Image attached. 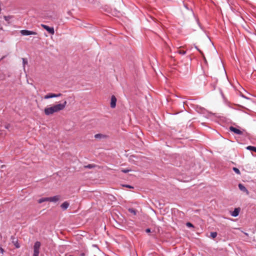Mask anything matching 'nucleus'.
<instances>
[{
  "label": "nucleus",
  "instance_id": "1",
  "mask_svg": "<svg viewBox=\"0 0 256 256\" xmlns=\"http://www.w3.org/2000/svg\"><path fill=\"white\" fill-rule=\"evenodd\" d=\"M66 101L64 100L62 103L56 104L50 106L46 107L44 110V114L46 116H49L62 110L66 108Z\"/></svg>",
  "mask_w": 256,
  "mask_h": 256
},
{
  "label": "nucleus",
  "instance_id": "2",
  "mask_svg": "<svg viewBox=\"0 0 256 256\" xmlns=\"http://www.w3.org/2000/svg\"><path fill=\"white\" fill-rule=\"evenodd\" d=\"M41 26L45 29L47 32H48L50 34H54V28L52 27H50L46 25L42 24H41Z\"/></svg>",
  "mask_w": 256,
  "mask_h": 256
},
{
  "label": "nucleus",
  "instance_id": "3",
  "mask_svg": "<svg viewBox=\"0 0 256 256\" xmlns=\"http://www.w3.org/2000/svg\"><path fill=\"white\" fill-rule=\"evenodd\" d=\"M61 96H62V94L60 93H59L58 94L49 93L44 96V99H49V98H53L60 97Z\"/></svg>",
  "mask_w": 256,
  "mask_h": 256
},
{
  "label": "nucleus",
  "instance_id": "4",
  "mask_svg": "<svg viewBox=\"0 0 256 256\" xmlns=\"http://www.w3.org/2000/svg\"><path fill=\"white\" fill-rule=\"evenodd\" d=\"M20 32L23 36L36 35L37 34L36 32H34L28 30H22Z\"/></svg>",
  "mask_w": 256,
  "mask_h": 256
},
{
  "label": "nucleus",
  "instance_id": "5",
  "mask_svg": "<svg viewBox=\"0 0 256 256\" xmlns=\"http://www.w3.org/2000/svg\"><path fill=\"white\" fill-rule=\"evenodd\" d=\"M60 198V196H52V197H48V202H57L58 201Z\"/></svg>",
  "mask_w": 256,
  "mask_h": 256
},
{
  "label": "nucleus",
  "instance_id": "6",
  "mask_svg": "<svg viewBox=\"0 0 256 256\" xmlns=\"http://www.w3.org/2000/svg\"><path fill=\"white\" fill-rule=\"evenodd\" d=\"M240 210V208H234V210L230 211V214L232 216L236 217L238 216Z\"/></svg>",
  "mask_w": 256,
  "mask_h": 256
},
{
  "label": "nucleus",
  "instance_id": "7",
  "mask_svg": "<svg viewBox=\"0 0 256 256\" xmlns=\"http://www.w3.org/2000/svg\"><path fill=\"white\" fill-rule=\"evenodd\" d=\"M116 98L115 96H112L111 97L110 100V107L112 108H114L116 106Z\"/></svg>",
  "mask_w": 256,
  "mask_h": 256
},
{
  "label": "nucleus",
  "instance_id": "8",
  "mask_svg": "<svg viewBox=\"0 0 256 256\" xmlns=\"http://www.w3.org/2000/svg\"><path fill=\"white\" fill-rule=\"evenodd\" d=\"M40 242H36L34 245V252H37L39 253V248H40Z\"/></svg>",
  "mask_w": 256,
  "mask_h": 256
},
{
  "label": "nucleus",
  "instance_id": "9",
  "mask_svg": "<svg viewBox=\"0 0 256 256\" xmlns=\"http://www.w3.org/2000/svg\"><path fill=\"white\" fill-rule=\"evenodd\" d=\"M230 130L232 132H234L237 134H242V132L240 130H238L236 128L232 127V126H231L230 128Z\"/></svg>",
  "mask_w": 256,
  "mask_h": 256
},
{
  "label": "nucleus",
  "instance_id": "10",
  "mask_svg": "<svg viewBox=\"0 0 256 256\" xmlns=\"http://www.w3.org/2000/svg\"><path fill=\"white\" fill-rule=\"evenodd\" d=\"M94 138L96 139H102L106 138V135L101 134H98L94 135Z\"/></svg>",
  "mask_w": 256,
  "mask_h": 256
},
{
  "label": "nucleus",
  "instance_id": "11",
  "mask_svg": "<svg viewBox=\"0 0 256 256\" xmlns=\"http://www.w3.org/2000/svg\"><path fill=\"white\" fill-rule=\"evenodd\" d=\"M69 205L70 204L68 202H64L61 204L60 207L62 210H65L68 208Z\"/></svg>",
  "mask_w": 256,
  "mask_h": 256
},
{
  "label": "nucleus",
  "instance_id": "12",
  "mask_svg": "<svg viewBox=\"0 0 256 256\" xmlns=\"http://www.w3.org/2000/svg\"><path fill=\"white\" fill-rule=\"evenodd\" d=\"M12 18V16H4V18L8 24H10V20Z\"/></svg>",
  "mask_w": 256,
  "mask_h": 256
},
{
  "label": "nucleus",
  "instance_id": "13",
  "mask_svg": "<svg viewBox=\"0 0 256 256\" xmlns=\"http://www.w3.org/2000/svg\"><path fill=\"white\" fill-rule=\"evenodd\" d=\"M238 188H239L242 192H246L247 194L248 193V191L247 190V189L246 188V187L242 184H238Z\"/></svg>",
  "mask_w": 256,
  "mask_h": 256
},
{
  "label": "nucleus",
  "instance_id": "14",
  "mask_svg": "<svg viewBox=\"0 0 256 256\" xmlns=\"http://www.w3.org/2000/svg\"><path fill=\"white\" fill-rule=\"evenodd\" d=\"M130 160L131 162H138V158L135 156H130Z\"/></svg>",
  "mask_w": 256,
  "mask_h": 256
},
{
  "label": "nucleus",
  "instance_id": "15",
  "mask_svg": "<svg viewBox=\"0 0 256 256\" xmlns=\"http://www.w3.org/2000/svg\"><path fill=\"white\" fill-rule=\"evenodd\" d=\"M44 202H48V198H42L38 200V202L40 204Z\"/></svg>",
  "mask_w": 256,
  "mask_h": 256
},
{
  "label": "nucleus",
  "instance_id": "16",
  "mask_svg": "<svg viewBox=\"0 0 256 256\" xmlns=\"http://www.w3.org/2000/svg\"><path fill=\"white\" fill-rule=\"evenodd\" d=\"M246 149L250 150H252L256 152V147H254L252 146H248L246 147Z\"/></svg>",
  "mask_w": 256,
  "mask_h": 256
},
{
  "label": "nucleus",
  "instance_id": "17",
  "mask_svg": "<svg viewBox=\"0 0 256 256\" xmlns=\"http://www.w3.org/2000/svg\"><path fill=\"white\" fill-rule=\"evenodd\" d=\"M22 65H23L24 69V70L25 66L26 64H28V60L26 58H22Z\"/></svg>",
  "mask_w": 256,
  "mask_h": 256
},
{
  "label": "nucleus",
  "instance_id": "18",
  "mask_svg": "<svg viewBox=\"0 0 256 256\" xmlns=\"http://www.w3.org/2000/svg\"><path fill=\"white\" fill-rule=\"evenodd\" d=\"M217 236V233L216 232H212L210 233V236L214 238Z\"/></svg>",
  "mask_w": 256,
  "mask_h": 256
},
{
  "label": "nucleus",
  "instance_id": "19",
  "mask_svg": "<svg viewBox=\"0 0 256 256\" xmlns=\"http://www.w3.org/2000/svg\"><path fill=\"white\" fill-rule=\"evenodd\" d=\"M233 170H234V172L236 173L237 174H240V170H239L238 168H233Z\"/></svg>",
  "mask_w": 256,
  "mask_h": 256
},
{
  "label": "nucleus",
  "instance_id": "20",
  "mask_svg": "<svg viewBox=\"0 0 256 256\" xmlns=\"http://www.w3.org/2000/svg\"><path fill=\"white\" fill-rule=\"evenodd\" d=\"M121 171L123 172L126 173L130 171L128 169H122Z\"/></svg>",
  "mask_w": 256,
  "mask_h": 256
},
{
  "label": "nucleus",
  "instance_id": "21",
  "mask_svg": "<svg viewBox=\"0 0 256 256\" xmlns=\"http://www.w3.org/2000/svg\"><path fill=\"white\" fill-rule=\"evenodd\" d=\"M186 226L188 227H192L193 226L192 224L190 222L186 223Z\"/></svg>",
  "mask_w": 256,
  "mask_h": 256
},
{
  "label": "nucleus",
  "instance_id": "22",
  "mask_svg": "<svg viewBox=\"0 0 256 256\" xmlns=\"http://www.w3.org/2000/svg\"><path fill=\"white\" fill-rule=\"evenodd\" d=\"M38 254H39V253L37 252H34V254H33V256H38Z\"/></svg>",
  "mask_w": 256,
  "mask_h": 256
},
{
  "label": "nucleus",
  "instance_id": "23",
  "mask_svg": "<svg viewBox=\"0 0 256 256\" xmlns=\"http://www.w3.org/2000/svg\"><path fill=\"white\" fill-rule=\"evenodd\" d=\"M126 188H132V186H129V185H126Z\"/></svg>",
  "mask_w": 256,
  "mask_h": 256
},
{
  "label": "nucleus",
  "instance_id": "24",
  "mask_svg": "<svg viewBox=\"0 0 256 256\" xmlns=\"http://www.w3.org/2000/svg\"><path fill=\"white\" fill-rule=\"evenodd\" d=\"M150 229H148H148H146V232H150Z\"/></svg>",
  "mask_w": 256,
  "mask_h": 256
},
{
  "label": "nucleus",
  "instance_id": "25",
  "mask_svg": "<svg viewBox=\"0 0 256 256\" xmlns=\"http://www.w3.org/2000/svg\"><path fill=\"white\" fill-rule=\"evenodd\" d=\"M0 30H3V28H2V26L1 24H0Z\"/></svg>",
  "mask_w": 256,
  "mask_h": 256
},
{
  "label": "nucleus",
  "instance_id": "26",
  "mask_svg": "<svg viewBox=\"0 0 256 256\" xmlns=\"http://www.w3.org/2000/svg\"><path fill=\"white\" fill-rule=\"evenodd\" d=\"M130 210V212H133L134 214H135V212H134V210Z\"/></svg>",
  "mask_w": 256,
  "mask_h": 256
},
{
  "label": "nucleus",
  "instance_id": "27",
  "mask_svg": "<svg viewBox=\"0 0 256 256\" xmlns=\"http://www.w3.org/2000/svg\"><path fill=\"white\" fill-rule=\"evenodd\" d=\"M180 53L182 54H184L185 52H180Z\"/></svg>",
  "mask_w": 256,
  "mask_h": 256
},
{
  "label": "nucleus",
  "instance_id": "28",
  "mask_svg": "<svg viewBox=\"0 0 256 256\" xmlns=\"http://www.w3.org/2000/svg\"><path fill=\"white\" fill-rule=\"evenodd\" d=\"M71 256V255H70V256Z\"/></svg>",
  "mask_w": 256,
  "mask_h": 256
}]
</instances>
